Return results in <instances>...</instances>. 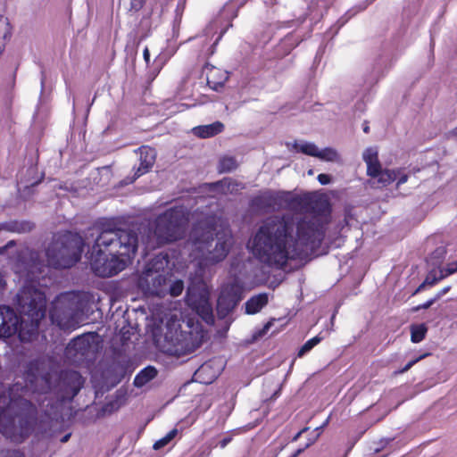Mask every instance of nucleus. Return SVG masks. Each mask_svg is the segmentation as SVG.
Listing matches in <instances>:
<instances>
[{
	"label": "nucleus",
	"mask_w": 457,
	"mask_h": 457,
	"mask_svg": "<svg viewBox=\"0 0 457 457\" xmlns=\"http://www.w3.org/2000/svg\"><path fill=\"white\" fill-rule=\"evenodd\" d=\"M303 212L312 218L284 214L265 220L251 240L253 255L265 265L282 270L289 261L309 262L317 255L325 237L321 218L331 213L324 195L307 193Z\"/></svg>",
	"instance_id": "obj_1"
},
{
	"label": "nucleus",
	"mask_w": 457,
	"mask_h": 457,
	"mask_svg": "<svg viewBox=\"0 0 457 457\" xmlns=\"http://www.w3.org/2000/svg\"><path fill=\"white\" fill-rule=\"evenodd\" d=\"M100 233L94 242L89 263L101 278L117 275L131 263L138 246L137 234L115 228L110 220L99 224Z\"/></svg>",
	"instance_id": "obj_2"
},
{
	"label": "nucleus",
	"mask_w": 457,
	"mask_h": 457,
	"mask_svg": "<svg viewBox=\"0 0 457 457\" xmlns=\"http://www.w3.org/2000/svg\"><path fill=\"white\" fill-rule=\"evenodd\" d=\"M29 392L21 383L8 389V403L0 409V433L13 443L24 442L34 431L37 420V408L25 398Z\"/></svg>",
	"instance_id": "obj_3"
},
{
	"label": "nucleus",
	"mask_w": 457,
	"mask_h": 457,
	"mask_svg": "<svg viewBox=\"0 0 457 457\" xmlns=\"http://www.w3.org/2000/svg\"><path fill=\"white\" fill-rule=\"evenodd\" d=\"M217 219L214 214H207L198 220L193 228V241L201 253V263L205 266L222 262L228 254L233 245V237L229 229L215 233Z\"/></svg>",
	"instance_id": "obj_4"
},
{
	"label": "nucleus",
	"mask_w": 457,
	"mask_h": 457,
	"mask_svg": "<svg viewBox=\"0 0 457 457\" xmlns=\"http://www.w3.org/2000/svg\"><path fill=\"white\" fill-rule=\"evenodd\" d=\"M17 304L22 316H19L16 334L21 342H30L46 313V295L33 286H24L17 294Z\"/></svg>",
	"instance_id": "obj_5"
},
{
	"label": "nucleus",
	"mask_w": 457,
	"mask_h": 457,
	"mask_svg": "<svg viewBox=\"0 0 457 457\" xmlns=\"http://www.w3.org/2000/svg\"><path fill=\"white\" fill-rule=\"evenodd\" d=\"M83 251L84 242L78 234L57 232L46 248V264L55 270L70 269L80 261Z\"/></svg>",
	"instance_id": "obj_6"
},
{
	"label": "nucleus",
	"mask_w": 457,
	"mask_h": 457,
	"mask_svg": "<svg viewBox=\"0 0 457 457\" xmlns=\"http://www.w3.org/2000/svg\"><path fill=\"white\" fill-rule=\"evenodd\" d=\"M191 217L183 204L174 205L158 214L153 222V235L158 246L171 244L185 237Z\"/></svg>",
	"instance_id": "obj_7"
},
{
	"label": "nucleus",
	"mask_w": 457,
	"mask_h": 457,
	"mask_svg": "<svg viewBox=\"0 0 457 457\" xmlns=\"http://www.w3.org/2000/svg\"><path fill=\"white\" fill-rule=\"evenodd\" d=\"M169 254L160 253L149 261L137 279V287L147 296L163 297L168 293L166 269Z\"/></svg>",
	"instance_id": "obj_8"
},
{
	"label": "nucleus",
	"mask_w": 457,
	"mask_h": 457,
	"mask_svg": "<svg viewBox=\"0 0 457 457\" xmlns=\"http://www.w3.org/2000/svg\"><path fill=\"white\" fill-rule=\"evenodd\" d=\"M82 301L72 293L59 295L53 303L49 316L53 324L63 330H73L78 326V318L83 314Z\"/></svg>",
	"instance_id": "obj_9"
},
{
	"label": "nucleus",
	"mask_w": 457,
	"mask_h": 457,
	"mask_svg": "<svg viewBox=\"0 0 457 457\" xmlns=\"http://www.w3.org/2000/svg\"><path fill=\"white\" fill-rule=\"evenodd\" d=\"M166 352L170 355L181 356L195 352L201 345L192 331L179 328L169 329L164 336Z\"/></svg>",
	"instance_id": "obj_10"
},
{
	"label": "nucleus",
	"mask_w": 457,
	"mask_h": 457,
	"mask_svg": "<svg viewBox=\"0 0 457 457\" xmlns=\"http://www.w3.org/2000/svg\"><path fill=\"white\" fill-rule=\"evenodd\" d=\"M244 297V287L238 281L224 285L220 292L216 312L219 319L227 318Z\"/></svg>",
	"instance_id": "obj_11"
},
{
	"label": "nucleus",
	"mask_w": 457,
	"mask_h": 457,
	"mask_svg": "<svg viewBox=\"0 0 457 457\" xmlns=\"http://www.w3.org/2000/svg\"><path fill=\"white\" fill-rule=\"evenodd\" d=\"M95 339L96 336L93 333L83 334L75 337L67 346L68 354L78 360L90 358L97 350Z\"/></svg>",
	"instance_id": "obj_12"
},
{
	"label": "nucleus",
	"mask_w": 457,
	"mask_h": 457,
	"mask_svg": "<svg viewBox=\"0 0 457 457\" xmlns=\"http://www.w3.org/2000/svg\"><path fill=\"white\" fill-rule=\"evenodd\" d=\"M84 378L79 371L65 370L61 374L62 395L61 402H71L79 394L84 385Z\"/></svg>",
	"instance_id": "obj_13"
},
{
	"label": "nucleus",
	"mask_w": 457,
	"mask_h": 457,
	"mask_svg": "<svg viewBox=\"0 0 457 457\" xmlns=\"http://www.w3.org/2000/svg\"><path fill=\"white\" fill-rule=\"evenodd\" d=\"M19 316L9 306H0V337L10 338L16 335Z\"/></svg>",
	"instance_id": "obj_14"
},
{
	"label": "nucleus",
	"mask_w": 457,
	"mask_h": 457,
	"mask_svg": "<svg viewBox=\"0 0 457 457\" xmlns=\"http://www.w3.org/2000/svg\"><path fill=\"white\" fill-rule=\"evenodd\" d=\"M207 85L214 91L221 90L228 79V72L223 69L207 63L203 70Z\"/></svg>",
	"instance_id": "obj_15"
},
{
	"label": "nucleus",
	"mask_w": 457,
	"mask_h": 457,
	"mask_svg": "<svg viewBox=\"0 0 457 457\" xmlns=\"http://www.w3.org/2000/svg\"><path fill=\"white\" fill-rule=\"evenodd\" d=\"M307 193L303 195L294 194L292 192H281L276 195L278 205L282 208L293 211H304Z\"/></svg>",
	"instance_id": "obj_16"
},
{
	"label": "nucleus",
	"mask_w": 457,
	"mask_h": 457,
	"mask_svg": "<svg viewBox=\"0 0 457 457\" xmlns=\"http://www.w3.org/2000/svg\"><path fill=\"white\" fill-rule=\"evenodd\" d=\"M139 153V166L137 168L135 177L140 176L148 172L154 166L156 159V152L154 148L148 145H142L138 148Z\"/></svg>",
	"instance_id": "obj_17"
},
{
	"label": "nucleus",
	"mask_w": 457,
	"mask_h": 457,
	"mask_svg": "<svg viewBox=\"0 0 457 457\" xmlns=\"http://www.w3.org/2000/svg\"><path fill=\"white\" fill-rule=\"evenodd\" d=\"M363 160L367 165V175L371 179L379 175L383 170L381 163L378 160V152L371 148H368L363 154Z\"/></svg>",
	"instance_id": "obj_18"
},
{
	"label": "nucleus",
	"mask_w": 457,
	"mask_h": 457,
	"mask_svg": "<svg viewBox=\"0 0 457 457\" xmlns=\"http://www.w3.org/2000/svg\"><path fill=\"white\" fill-rule=\"evenodd\" d=\"M35 228L33 222L29 220H12L4 222H0V228L11 233H29Z\"/></svg>",
	"instance_id": "obj_19"
},
{
	"label": "nucleus",
	"mask_w": 457,
	"mask_h": 457,
	"mask_svg": "<svg viewBox=\"0 0 457 457\" xmlns=\"http://www.w3.org/2000/svg\"><path fill=\"white\" fill-rule=\"evenodd\" d=\"M224 124L217 120L208 125L194 128V133L200 138H209L220 134L224 130Z\"/></svg>",
	"instance_id": "obj_20"
},
{
	"label": "nucleus",
	"mask_w": 457,
	"mask_h": 457,
	"mask_svg": "<svg viewBox=\"0 0 457 457\" xmlns=\"http://www.w3.org/2000/svg\"><path fill=\"white\" fill-rule=\"evenodd\" d=\"M269 302L268 294L261 293L252 296L245 303V312L247 314H255L259 312Z\"/></svg>",
	"instance_id": "obj_21"
},
{
	"label": "nucleus",
	"mask_w": 457,
	"mask_h": 457,
	"mask_svg": "<svg viewBox=\"0 0 457 457\" xmlns=\"http://www.w3.org/2000/svg\"><path fill=\"white\" fill-rule=\"evenodd\" d=\"M397 179V171L395 170L385 169L382 170L379 175L376 176L372 185L378 188H383L392 184Z\"/></svg>",
	"instance_id": "obj_22"
},
{
	"label": "nucleus",
	"mask_w": 457,
	"mask_h": 457,
	"mask_svg": "<svg viewBox=\"0 0 457 457\" xmlns=\"http://www.w3.org/2000/svg\"><path fill=\"white\" fill-rule=\"evenodd\" d=\"M274 204H278L276 197L269 195H256L253 197L249 203L250 207L257 211L268 210Z\"/></svg>",
	"instance_id": "obj_23"
},
{
	"label": "nucleus",
	"mask_w": 457,
	"mask_h": 457,
	"mask_svg": "<svg viewBox=\"0 0 457 457\" xmlns=\"http://www.w3.org/2000/svg\"><path fill=\"white\" fill-rule=\"evenodd\" d=\"M156 376L157 370L153 366H147L136 375L133 384L136 387H142Z\"/></svg>",
	"instance_id": "obj_24"
},
{
	"label": "nucleus",
	"mask_w": 457,
	"mask_h": 457,
	"mask_svg": "<svg viewBox=\"0 0 457 457\" xmlns=\"http://www.w3.org/2000/svg\"><path fill=\"white\" fill-rule=\"evenodd\" d=\"M211 370L212 366L210 363L204 362L202 364L195 373L196 380L204 384H211L218 376L216 372H212L210 376L205 377Z\"/></svg>",
	"instance_id": "obj_25"
},
{
	"label": "nucleus",
	"mask_w": 457,
	"mask_h": 457,
	"mask_svg": "<svg viewBox=\"0 0 457 457\" xmlns=\"http://www.w3.org/2000/svg\"><path fill=\"white\" fill-rule=\"evenodd\" d=\"M12 36V27L6 17L0 15V55L4 50L5 40Z\"/></svg>",
	"instance_id": "obj_26"
},
{
	"label": "nucleus",
	"mask_w": 457,
	"mask_h": 457,
	"mask_svg": "<svg viewBox=\"0 0 457 457\" xmlns=\"http://www.w3.org/2000/svg\"><path fill=\"white\" fill-rule=\"evenodd\" d=\"M237 168V162L233 156H224L220 160L219 171L221 173L231 172Z\"/></svg>",
	"instance_id": "obj_27"
},
{
	"label": "nucleus",
	"mask_w": 457,
	"mask_h": 457,
	"mask_svg": "<svg viewBox=\"0 0 457 457\" xmlns=\"http://www.w3.org/2000/svg\"><path fill=\"white\" fill-rule=\"evenodd\" d=\"M428 332V328L425 324L412 325L411 327V340L412 343L421 342Z\"/></svg>",
	"instance_id": "obj_28"
},
{
	"label": "nucleus",
	"mask_w": 457,
	"mask_h": 457,
	"mask_svg": "<svg viewBox=\"0 0 457 457\" xmlns=\"http://www.w3.org/2000/svg\"><path fill=\"white\" fill-rule=\"evenodd\" d=\"M197 312L207 323L213 321L212 308L207 298L203 299L202 304L197 307Z\"/></svg>",
	"instance_id": "obj_29"
},
{
	"label": "nucleus",
	"mask_w": 457,
	"mask_h": 457,
	"mask_svg": "<svg viewBox=\"0 0 457 457\" xmlns=\"http://www.w3.org/2000/svg\"><path fill=\"white\" fill-rule=\"evenodd\" d=\"M294 148L297 152L303 153L309 156L317 157L319 155V149L317 145L313 143H304L302 145H298L297 143H295L294 145Z\"/></svg>",
	"instance_id": "obj_30"
},
{
	"label": "nucleus",
	"mask_w": 457,
	"mask_h": 457,
	"mask_svg": "<svg viewBox=\"0 0 457 457\" xmlns=\"http://www.w3.org/2000/svg\"><path fill=\"white\" fill-rule=\"evenodd\" d=\"M178 429L177 428H173L171 429L170 431H169L167 433V435L162 438H160L159 440L155 441L154 445H153V448L154 450H160L162 449V447H164L165 445H167L172 439H174L176 437V436L178 435Z\"/></svg>",
	"instance_id": "obj_31"
},
{
	"label": "nucleus",
	"mask_w": 457,
	"mask_h": 457,
	"mask_svg": "<svg viewBox=\"0 0 457 457\" xmlns=\"http://www.w3.org/2000/svg\"><path fill=\"white\" fill-rule=\"evenodd\" d=\"M319 155L317 158L327 161V162H336L338 160L337 152L330 147L324 148L322 150H319Z\"/></svg>",
	"instance_id": "obj_32"
},
{
	"label": "nucleus",
	"mask_w": 457,
	"mask_h": 457,
	"mask_svg": "<svg viewBox=\"0 0 457 457\" xmlns=\"http://www.w3.org/2000/svg\"><path fill=\"white\" fill-rule=\"evenodd\" d=\"M321 337H319V336H316L309 340H307L303 345L302 347L299 349L298 353H297V356L298 357H303L305 353H307L308 352H310L314 346H316L320 341H321Z\"/></svg>",
	"instance_id": "obj_33"
},
{
	"label": "nucleus",
	"mask_w": 457,
	"mask_h": 457,
	"mask_svg": "<svg viewBox=\"0 0 457 457\" xmlns=\"http://www.w3.org/2000/svg\"><path fill=\"white\" fill-rule=\"evenodd\" d=\"M184 289V283L182 280L174 281L168 288V293L172 296H179L182 294Z\"/></svg>",
	"instance_id": "obj_34"
},
{
	"label": "nucleus",
	"mask_w": 457,
	"mask_h": 457,
	"mask_svg": "<svg viewBox=\"0 0 457 457\" xmlns=\"http://www.w3.org/2000/svg\"><path fill=\"white\" fill-rule=\"evenodd\" d=\"M430 355L429 353H425L423 354H420V356L412 359L411 361H410L403 368H402L399 371H397L396 373H404L406 371H408L413 365H415L417 362H419L420 361L423 360L424 358H426L427 356Z\"/></svg>",
	"instance_id": "obj_35"
},
{
	"label": "nucleus",
	"mask_w": 457,
	"mask_h": 457,
	"mask_svg": "<svg viewBox=\"0 0 457 457\" xmlns=\"http://www.w3.org/2000/svg\"><path fill=\"white\" fill-rule=\"evenodd\" d=\"M424 281L428 286H434L438 283L440 279L438 278L436 269L430 270Z\"/></svg>",
	"instance_id": "obj_36"
},
{
	"label": "nucleus",
	"mask_w": 457,
	"mask_h": 457,
	"mask_svg": "<svg viewBox=\"0 0 457 457\" xmlns=\"http://www.w3.org/2000/svg\"><path fill=\"white\" fill-rule=\"evenodd\" d=\"M395 171H397V182H396V188L398 189L401 185L406 183L408 181L409 176L408 174L404 173V169L398 168L395 169Z\"/></svg>",
	"instance_id": "obj_37"
},
{
	"label": "nucleus",
	"mask_w": 457,
	"mask_h": 457,
	"mask_svg": "<svg viewBox=\"0 0 457 457\" xmlns=\"http://www.w3.org/2000/svg\"><path fill=\"white\" fill-rule=\"evenodd\" d=\"M146 0H130V11L138 12L140 11Z\"/></svg>",
	"instance_id": "obj_38"
},
{
	"label": "nucleus",
	"mask_w": 457,
	"mask_h": 457,
	"mask_svg": "<svg viewBox=\"0 0 457 457\" xmlns=\"http://www.w3.org/2000/svg\"><path fill=\"white\" fill-rule=\"evenodd\" d=\"M0 457H24V454L20 451L8 450L1 452Z\"/></svg>",
	"instance_id": "obj_39"
},
{
	"label": "nucleus",
	"mask_w": 457,
	"mask_h": 457,
	"mask_svg": "<svg viewBox=\"0 0 457 457\" xmlns=\"http://www.w3.org/2000/svg\"><path fill=\"white\" fill-rule=\"evenodd\" d=\"M317 179L318 181L321 184V185H328L331 182V177L330 175L328 174H326V173H320L318 175L317 177Z\"/></svg>",
	"instance_id": "obj_40"
},
{
	"label": "nucleus",
	"mask_w": 457,
	"mask_h": 457,
	"mask_svg": "<svg viewBox=\"0 0 457 457\" xmlns=\"http://www.w3.org/2000/svg\"><path fill=\"white\" fill-rule=\"evenodd\" d=\"M436 271L440 281L451 276L447 269H445V267H438V269H436Z\"/></svg>",
	"instance_id": "obj_41"
},
{
	"label": "nucleus",
	"mask_w": 457,
	"mask_h": 457,
	"mask_svg": "<svg viewBox=\"0 0 457 457\" xmlns=\"http://www.w3.org/2000/svg\"><path fill=\"white\" fill-rule=\"evenodd\" d=\"M445 268L447 269L451 275L454 274L457 272V261L447 263Z\"/></svg>",
	"instance_id": "obj_42"
},
{
	"label": "nucleus",
	"mask_w": 457,
	"mask_h": 457,
	"mask_svg": "<svg viewBox=\"0 0 457 457\" xmlns=\"http://www.w3.org/2000/svg\"><path fill=\"white\" fill-rule=\"evenodd\" d=\"M451 290V286L443 287L436 295V299H440L442 296L446 295Z\"/></svg>",
	"instance_id": "obj_43"
},
{
	"label": "nucleus",
	"mask_w": 457,
	"mask_h": 457,
	"mask_svg": "<svg viewBox=\"0 0 457 457\" xmlns=\"http://www.w3.org/2000/svg\"><path fill=\"white\" fill-rule=\"evenodd\" d=\"M143 57H144L145 63L148 65L150 62V51L147 46H145L143 51Z\"/></svg>",
	"instance_id": "obj_44"
},
{
	"label": "nucleus",
	"mask_w": 457,
	"mask_h": 457,
	"mask_svg": "<svg viewBox=\"0 0 457 457\" xmlns=\"http://www.w3.org/2000/svg\"><path fill=\"white\" fill-rule=\"evenodd\" d=\"M231 436H226L220 441L219 445L221 448H225L231 442Z\"/></svg>",
	"instance_id": "obj_45"
},
{
	"label": "nucleus",
	"mask_w": 457,
	"mask_h": 457,
	"mask_svg": "<svg viewBox=\"0 0 457 457\" xmlns=\"http://www.w3.org/2000/svg\"><path fill=\"white\" fill-rule=\"evenodd\" d=\"M435 301H436V298L431 299V300L426 302L425 303H423L421 306H419L418 309H420V308L428 309V308H429L435 303Z\"/></svg>",
	"instance_id": "obj_46"
},
{
	"label": "nucleus",
	"mask_w": 457,
	"mask_h": 457,
	"mask_svg": "<svg viewBox=\"0 0 457 457\" xmlns=\"http://www.w3.org/2000/svg\"><path fill=\"white\" fill-rule=\"evenodd\" d=\"M306 430H307V428H303L302 430H300V431H299V432H298V433L294 436L293 440H294V441H296V440L300 437V436L302 435V433H303V432H304V431H306Z\"/></svg>",
	"instance_id": "obj_47"
},
{
	"label": "nucleus",
	"mask_w": 457,
	"mask_h": 457,
	"mask_svg": "<svg viewBox=\"0 0 457 457\" xmlns=\"http://www.w3.org/2000/svg\"><path fill=\"white\" fill-rule=\"evenodd\" d=\"M363 131H364L365 133H369V132H370V126L368 125V122H367V121H365V122L363 123Z\"/></svg>",
	"instance_id": "obj_48"
},
{
	"label": "nucleus",
	"mask_w": 457,
	"mask_h": 457,
	"mask_svg": "<svg viewBox=\"0 0 457 457\" xmlns=\"http://www.w3.org/2000/svg\"><path fill=\"white\" fill-rule=\"evenodd\" d=\"M426 285H427V284H426V283H425V281H424L422 284H420V285L419 286V287L416 289V291H415V293H414V294H417V293H419L420 291H421V290L424 288V287H425Z\"/></svg>",
	"instance_id": "obj_49"
},
{
	"label": "nucleus",
	"mask_w": 457,
	"mask_h": 457,
	"mask_svg": "<svg viewBox=\"0 0 457 457\" xmlns=\"http://www.w3.org/2000/svg\"><path fill=\"white\" fill-rule=\"evenodd\" d=\"M120 369L122 370V374H121L120 378L117 380L116 383L120 382V380L125 377V374H126L125 369L122 366L120 367Z\"/></svg>",
	"instance_id": "obj_50"
},
{
	"label": "nucleus",
	"mask_w": 457,
	"mask_h": 457,
	"mask_svg": "<svg viewBox=\"0 0 457 457\" xmlns=\"http://www.w3.org/2000/svg\"><path fill=\"white\" fill-rule=\"evenodd\" d=\"M70 436H71V434H67V435H65V436L61 439V442H62V443L67 442V441L69 440Z\"/></svg>",
	"instance_id": "obj_51"
},
{
	"label": "nucleus",
	"mask_w": 457,
	"mask_h": 457,
	"mask_svg": "<svg viewBox=\"0 0 457 457\" xmlns=\"http://www.w3.org/2000/svg\"><path fill=\"white\" fill-rule=\"evenodd\" d=\"M14 244H15V242H14L13 240L9 241V242L6 244V245H5V246H6V249H7L8 247H10V246L14 245Z\"/></svg>",
	"instance_id": "obj_52"
},
{
	"label": "nucleus",
	"mask_w": 457,
	"mask_h": 457,
	"mask_svg": "<svg viewBox=\"0 0 457 457\" xmlns=\"http://www.w3.org/2000/svg\"><path fill=\"white\" fill-rule=\"evenodd\" d=\"M451 134L453 136V137H457V127L454 128L452 131H451Z\"/></svg>",
	"instance_id": "obj_53"
},
{
	"label": "nucleus",
	"mask_w": 457,
	"mask_h": 457,
	"mask_svg": "<svg viewBox=\"0 0 457 457\" xmlns=\"http://www.w3.org/2000/svg\"><path fill=\"white\" fill-rule=\"evenodd\" d=\"M302 452H303V449H298L291 457H296Z\"/></svg>",
	"instance_id": "obj_54"
},
{
	"label": "nucleus",
	"mask_w": 457,
	"mask_h": 457,
	"mask_svg": "<svg viewBox=\"0 0 457 457\" xmlns=\"http://www.w3.org/2000/svg\"><path fill=\"white\" fill-rule=\"evenodd\" d=\"M6 250V246L0 247V254H3Z\"/></svg>",
	"instance_id": "obj_55"
},
{
	"label": "nucleus",
	"mask_w": 457,
	"mask_h": 457,
	"mask_svg": "<svg viewBox=\"0 0 457 457\" xmlns=\"http://www.w3.org/2000/svg\"><path fill=\"white\" fill-rule=\"evenodd\" d=\"M161 68L157 69L154 72V78L159 73Z\"/></svg>",
	"instance_id": "obj_56"
},
{
	"label": "nucleus",
	"mask_w": 457,
	"mask_h": 457,
	"mask_svg": "<svg viewBox=\"0 0 457 457\" xmlns=\"http://www.w3.org/2000/svg\"><path fill=\"white\" fill-rule=\"evenodd\" d=\"M1 230H4V228H0V231H1Z\"/></svg>",
	"instance_id": "obj_57"
}]
</instances>
